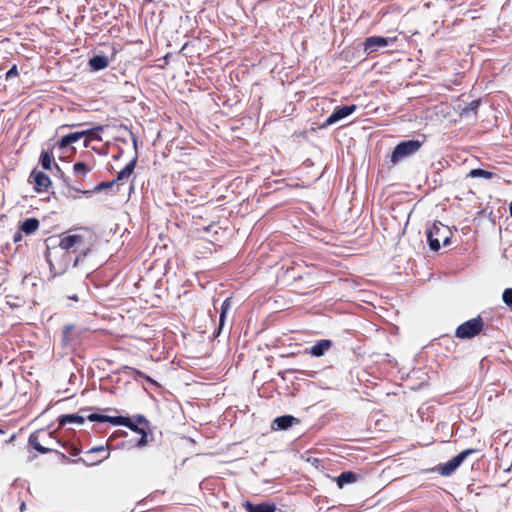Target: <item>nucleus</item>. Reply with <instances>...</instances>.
<instances>
[{
    "instance_id": "4c0bfd02",
    "label": "nucleus",
    "mask_w": 512,
    "mask_h": 512,
    "mask_svg": "<svg viewBox=\"0 0 512 512\" xmlns=\"http://www.w3.org/2000/svg\"><path fill=\"white\" fill-rule=\"evenodd\" d=\"M451 236L452 233L450 230H448L447 234L442 238L443 246H448L451 243Z\"/></svg>"
},
{
    "instance_id": "37998d69",
    "label": "nucleus",
    "mask_w": 512,
    "mask_h": 512,
    "mask_svg": "<svg viewBox=\"0 0 512 512\" xmlns=\"http://www.w3.org/2000/svg\"><path fill=\"white\" fill-rule=\"evenodd\" d=\"M68 299L73 300V301H78V296L76 294H74V295L68 296Z\"/></svg>"
},
{
    "instance_id": "412c9836",
    "label": "nucleus",
    "mask_w": 512,
    "mask_h": 512,
    "mask_svg": "<svg viewBox=\"0 0 512 512\" xmlns=\"http://www.w3.org/2000/svg\"><path fill=\"white\" fill-rule=\"evenodd\" d=\"M137 160H138V156L135 155L133 157V159L122 169L118 172L117 174V177L115 180H117V182H120V181H123L125 179H128L132 173L134 172V169L136 167V164H137Z\"/></svg>"
},
{
    "instance_id": "a19ab883",
    "label": "nucleus",
    "mask_w": 512,
    "mask_h": 512,
    "mask_svg": "<svg viewBox=\"0 0 512 512\" xmlns=\"http://www.w3.org/2000/svg\"><path fill=\"white\" fill-rule=\"evenodd\" d=\"M104 451H105L104 446H96V447H93L90 450H88L87 454L99 453V452H104Z\"/></svg>"
},
{
    "instance_id": "2eb2a0df",
    "label": "nucleus",
    "mask_w": 512,
    "mask_h": 512,
    "mask_svg": "<svg viewBox=\"0 0 512 512\" xmlns=\"http://www.w3.org/2000/svg\"><path fill=\"white\" fill-rule=\"evenodd\" d=\"M231 303H232L231 298L228 297L221 304L218 327L213 332V337L214 338H217L221 334V331H222L223 326L225 324L227 312H228V310L231 307Z\"/></svg>"
},
{
    "instance_id": "4468645a",
    "label": "nucleus",
    "mask_w": 512,
    "mask_h": 512,
    "mask_svg": "<svg viewBox=\"0 0 512 512\" xmlns=\"http://www.w3.org/2000/svg\"><path fill=\"white\" fill-rule=\"evenodd\" d=\"M120 371L131 377L132 379L134 380H138V378H142V379H145V381L151 385H155V386H158L157 382L155 380H153L151 377H149L148 375H146L144 372L136 369V368H133V367H130V366H122L120 368Z\"/></svg>"
},
{
    "instance_id": "ea45409f",
    "label": "nucleus",
    "mask_w": 512,
    "mask_h": 512,
    "mask_svg": "<svg viewBox=\"0 0 512 512\" xmlns=\"http://www.w3.org/2000/svg\"><path fill=\"white\" fill-rule=\"evenodd\" d=\"M129 133L131 135V139H132V142H133V147H134V150H135V155L138 156V153H137V148H138L137 137L135 136V134L131 130H129Z\"/></svg>"
},
{
    "instance_id": "c03bdc74",
    "label": "nucleus",
    "mask_w": 512,
    "mask_h": 512,
    "mask_svg": "<svg viewBox=\"0 0 512 512\" xmlns=\"http://www.w3.org/2000/svg\"><path fill=\"white\" fill-rule=\"evenodd\" d=\"M89 141H90V139L85 138V140H84V147H89Z\"/></svg>"
},
{
    "instance_id": "f03ea898",
    "label": "nucleus",
    "mask_w": 512,
    "mask_h": 512,
    "mask_svg": "<svg viewBox=\"0 0 512 512\" xmlns=\"http://www.w3.org/2000/svg\"><path fill=\"white\" fill-rule=\"evenodd\" d=\"M423 140L418 139H410V140H404L398 143L395 148L393 149L391 156H390V162L392 165H396L401 160L412 156L415 154L423 145Z\"/></svg>"
},
{
    "instance_id": "2f4dec72",
    "label": "nucleus",
    "mask_w": 512,
    "mask_h": 512,
    "mask_svg": "<svg viewBox=\"0 0 512 512\" xmlns=\"http://www.w3.org/2000/svg\"><path fill=\"white\" fill-rule=\"evenodd\" d=\"M74 330L73 324L65 325L62 331V341L64 344H67L68 342L72 341V331Z\"/></svg>"
},
{
    "instance_id": "cd10ccee",
    "label": "nucleus",
    "mask_w": 512,
    "mask_h": 512,
    "mask_svg": "<svg viewBox=\"0 0 512 512\" xmlns=\"http://www.w3.org/2000/svg\"><path fill=\"white\" fill-rule=\"evenodd\" d=\"M52 160H53V152L49 150H44L41 152L40 155V164L43 169L49 170L52 167Z\"/></svg>"
},
{
    "instance_id": "aec40b11",
    "label": "nucleus",
    "mask_w": 512,
    "mask_h": 512,
    "mask_svg": "<svg viewBox=\"0 0 512 512\" xmlns=\"http://www.w3.org/2000/svg\"><path fill=\"white\" fill-rule=\"evenodd\" d=\"M114 425H121L129 428L133 432L140 433L145 428H140V426L137 425V423L134 422L133 419H131L128 416H115Z\"/></svg>"
},
{
    "instance_id": "f257e3e1",
    "label": "nucleus",
    "mask_w": 512,
    "mask_h": 512,
    "mask_svg": "<svg viewBox=\"0 0 512 512\" xmlns=\"http://www.w3.org/2000/svg\"><path fill=\"white\" fill-rule=\"evenodd\" d=\"M90 249L73 254L68 251L47 246L45 259L49 264L50 272L54 277L63 275L70 266L76 267L86 257Z\"/></svg>"
},
{
    "instance_id": "423d86ee",
    "label": "nucleus",
    "mask_w": 512,
    "mask_h": 512,
    "mask_svg": "<svg viewBox=\"0 0 512 512\" xmlns=\"http://www.w3.org/2000/svg\"><path fill=\"white\" fill-rule=\"evenodd\" d=\"M54 248L68 251L73 254H78L79 251L87 250L84 247V239L80 235L72 234L64 236L60 239L58 246Z\"/></svg>"
},
{
    "instance_id": "39448f33",
    "label": "nucleus",
    "mask_w": 512,
    "mask_h": 512,
    "mask_svg": "<svg viewBox=\"0 0 512 512\" xmlns=\"http://www.w3.org/2000/svg\"><path fill=\"white\" fill-rule=\"evenodd\" d=\"M449 227L436 221L426 230L427 242L432 251H438L441 248L440 241L447 234Z\"/></svg>"
},
{
    "instance_id": "ddd939ff",
    "label": "nucleus",
    "mask_w": 512,
    "mask_h": 512,
    "mask_svg": "<svg viewBox=\"0 0 512 512\" xmlns=\"http://www.w3.org/2000/svg\"><path fill=\"white\" fill-rule=\"evenodd\" d=\"M333 346V342L329 339H321L312 345L308 352L314 357H322Z\"/></svg>"
},
{
    "instance_id": "393cba45",
    "label": "nucleus",
    "mask_w": 512,
    "mask_h": 512,
    "mask_svg": "<svg viewBox=\"0 0 512 512\" xmlns=\"http://www.w3.org/2000/svg\"><path fill=\"white\" fill-rule=\"evenodd\" d=\"M495 176V174L491 171L481 169V168H475L471 169L467 175V177L471 178H483L486 180H490Z\"/></svg>"
},
{
    "instance_id": "c9c22d12",
    "label": "nucleus",
    "mask_w": 512,
    "mask_h": 512,
    "mask_svg": "<svg viewBox=\"0 0 512 512\" xmlns=\"http://www.w3.org/2000/svg\"><path fill=\"white\" fill-rule=\"evenodd\" d=\"M19 75L17 65L14 64L5 74V79L9 80Z\"/></svg>"
},
{
    "instance_id": "7ed1b4c3",
    "label": "nucleus",
    "mask_w": 512,
    "mask_h": 512,
    "mask_svg": "<svg viewBox=\"0 0 512 512\" xmlns=\"http://www.w3.org/2000/svg\"><path fill=\"white\" fill-rule=\"evenodd\" d=\"M483 326L482 317L477 316L460 324L455 331V335L460 339H471L480 334Z\"/></svg>"
},
{
    "instance_id": "9d476101",
    "label": "nucleus",
    "mask_w": 512,
    "mask_h": 512,
    "mask_svg": "<svg viewBox=\"0 0 512 512\" xmlns=\"http://www.w3.org/2000/svg\"><path fill=\"white\" fill-rule=\"evenodd\" d=\"M92 407L81 408L78 414H64L58 418L59 426L66 424H83L85 421V414L91 411Z\"/></svg>"
},
{
    "instance_id": "0eeeda50",
    "label": "nucleus",
    "mask_w": 512,
    "mask_h": 512,
    "mask_svg": "<svg viewBox=\"0 0 512 512\" xmlns=\"http://www.w3.org/2000/svg\"><path fill=\"white\" fill-rule=\"evenodd\" d=\"M357 106L355 104L337 106L334 111L326 118L321 124L320 128H326L328 126L338 123L340 120L350 116L355 112Z\"/></svg>"
},
{
    "instance_id": "473e14b6",
    "label": "nucleus",
    "mask_w": 512,
    "mask_h": 512,
    "mask_svg": "<svg viewBox=\"0 0 512 512\" xmlns=\"http://www.w3.org/2000/svg\"><path fill=\"white\" fill-rule=\"evenodd\" d=\"M503 302L512 309V288H506L502 293Z\"/></svg>"
},
{
    "instance_id": "f8f14e48",
    "label": "nucleus",
    "mask_w": 512,
    "mask_h": 512,
    "mask_svg": "<svg viewBox=\"0 0 512 512\" xmlns=\"http://www.w3.org/2000/svg\"><path fill=\"white\" fill-rule=\"evenodd\" d=\"M243 507L246 512H275L277 507L274 502L264 501L261 503H253L251 501H245Z\"/></svg>"
},
{
    "instance_id": "de8ad7c7",
    "label": "nucleus",
    "mask_w": 512,
    "mask_h": 512,
    "mask_svg": "<svg viewBox=\"0 0 512 512\" xmlns=\"http://www.w3.org/2000/svg\"><path fill=\"white\" fill-rule=\"evenodd\" d=\"M119 433L122 435V434H127L126 431H119Z\"/></svg>"
},
{
    "instance_id": "c85d7f7f",
    "label": "nucleus",
    "mask_w": 512,
    "mask_h": 512,
    "mask_svg": "<svg viewBox=\"0 0 512 512\" xmlns=\"http://www.w3.org/2000/svg\"><path fill=\"white\" fill-rule=\"evenodd\" d=\"M103 130H104V127L101 125L95 126L90 129L83 130L82 132H90L88 134H85L83 137L88 138L90 140L102 141L100 132H102Z\"/></svg>"
},
{
    "instance_id": "72a5a7b5",
    "label": "nucleus",
    "mask_w": 512,
    "mask_h": 512,
    "mask_svg": "<svg viewBox=\"0 0 512 512\" xmlns=\"http://www.w3.org/2000/svg\"><path fill=\"white\" fill-rule=\"evenodd\" d=\"M134 422L137 423V425L140 426V428H146V430H150L149 421L144 415H137L134 418Z\"/></svg>"
},
{
    "instance_id": "7c9ffc66",
    "label": "nucleus",
    "mask_w": 512,
    "mask_h": 512,
    "mask_svg": "<svg viewBox=\"0 0 512 512\" xmlns=\"http://www.w3.org/2000/svg\"><path fill=\"white\" fill-rule=\"evenodd\" d=\"M91 169L87 166L86 163L84 162H76L74 165H73V171L76 175H80V176H86V174L90 171Z\"/></svg>"
},
{
    "instance_id": "4be33fe9",
    "label": "nucleus",
    "mask_w": 512,
    "mask_h": 512,
    "mask_svg": "<svg viewBox=\"0 0 512 512\" xmlns=\"http://www.w3.org/2000/svg\"><path fill=\"white\" fill-rule=\"evenodd\" d=\"M457 469L458 466L453 462L452 459H450L446 463L439 464L436 467V471L445 477L452 475Z\"/></svg>"
},
{
    "instance_id": "49530a36",
    "label": "nucleus",
    "mask_w": 512,
    "mask_h": 512,
    "mask_svg": "<svg viewBox=\"0 0 512 512\" xmlns=\"http://www.w3.org/2000/svg\"><path fill=\"white\" fill-rule=\"evenodd\" d=\"M509 213H510V215L512 216V201H511V202H510V204H509Z\"/></svg>"
},
{
    "instance_id": "e433bc0d",
    "label": "nucleus",
    "mask_w": 512,
    "mask_h": 512,
    "mask_svg": "<svg viewBox=\"0 0 512 512\" xmlns=\"http://www.w3.org/2000/svg\"><path fill=\"white\" fill-rule=\"evenodd\" d=\"M109 455H110V453H109V452H107V453H106V454H105L101 459L96 460V461H93V462H90V463H89L86 459H84V458H79V460H78V461L83 462V463H84L85 465H87V466H89V465H95V464H99V463H101L103 460L107 459V458L109 457Z\"/></svg>"
},
{
    "instance_id": "20e7f679",
    "label": "nucleus",
    "mask_w": 512,
    "mask_h": 512,
    "mask_svg": "<svg viewBox=\"0 0 512 512\" xmlns=\"http://www.w3.org/2000/svg\"><path fill=\"white\" fill-rule=\"evenodd\" d=\"M54 439L52 432H47L45 430H38L33 432L28 439V444L33 447L40 454H47L54 451L53 448L44 446L49 445L50 442Z\"/></svg>"
},
{
    "instance_id": "bb28decb",
    "label": "nucleus",
    "mask_w": 512,
    "mask_h": 512,
    "mask_svg": "<svg viewBox=\"0 0 512 512\" xmlns=\"http://www.w3.org/2000/svg\"><path fill=\"white\" fill-rule=\"evenodd\" d=\"M480 105H481L480 99H475V100L471 101L466 107H464L461 110V116H469V115L476 116L477 110Z\"/></svg>"
},
{
    "instance_id": "f3484780",
    "label": "nucleus",
    "mask_w": 512,
    "mask_h": 512,
    "mask_svg": "<svg viewBox=\"0 0 512 512\" xmlns=\"http://www.w3.org/2000/svg\"><path fill=\"white\" fill-rule=\"evenodd\" d=\"M89 67L92 71H100L109 65V59L105 55H94L89 59Z\"/></svg>"
},
{
    "instance_id": "f704fd0d",
    "label": "nucleus",
    "mask_w": 512,
    "mask_h": 512,
    "mask_svg": "<svg viewBox=\"0 0 512 512\" xmlns=\"http://www.w3.org/2000/svg\"><path fill=\"white\" fill-rule=\"evenodd\" d=\"M54 168H55L57 174L59 175V177L63 180L64 184L67 187H70L69 178L65 176V174L62 171V169L60 168V166L58 164H54Z\"/></svg>"
},
{
    "instance_id": "a878e982",
    "label": "nucleus",
    "mask_w": 512,
    "mask_h": 512,
    "mask_svg": "<svg viewBox=\"0 0 512 512\" xmlns=\"http://www.w3.org/2000/svg\"><path fill=\"white\" fill-rule=\"evenodd\" d=\"M478 453L477 449L469 448L461 451L457 455H455L452 460L458 466V468L463 464V462L472 454Z\"/></svg>"
},
{
    "instance_id": "6ab92c4d",
    "label": "nucleus",
    "mask_w": 512,
    "mask_h": 512,
    "mask_svg": "<svg viewBox=\"0 0 512 512\" xmlns=\"http://www.w3.org/2000/svg\"><path fill=\"white\" fill-rule=\"evenodd\" d=\"M359 478V474L353 471H343L337 478L336 483L339 488H343L345 485L355 483Z\"/></svg>"
},
{
    "instance_id": "9b49d317",
    "label": "nucleus",
    "mask_w": 512,
    "mask_h": 512,
    "mask_svg": "<svg viewBox=\"0 0 512 512\" xmlns=\"http://www.w3.org/2000/svg\"><path fill=\"white\" fill-rule=\"evenodd\" d=\"M300 421L298 418L292 416V415H282L279 417H276L271 424L272 430H287L291 428L294 424H298Z\"/></svg>"
},
{
    "instance_id": "a211bd4d",
    "label": "nucleus",
    "mask_w": 512,
    "mask_h": 512,
    "mask_svg": "<svg viewBox=\"0 0 512 512\" xmlns=\"http://www.w3.org/2000/svg\"><path fill=\"white\" fill-rule=\"evenodd\" d=\"M40 222L37 218H26L20 223L19 229L26 235H31L38 230Z\"/></svg>"
},
{
    "instance_id": "c756f323",
    "label": "nucleus",
    "mask_w": 512,
    "mask_h": 512,
    "mask_svg": "<svg viewBox=\"0 0 512 512\" xmlns=\"http://www.w3.org/2000/svg\"><path fill=\"white\" fill-rule=\"evenodd\" d=\"M139 434H141V437L136 441L135 446L138 448H142L146 446L149 441L152 440V433L150 430L144 429Z\"/></svg>"
},
{
    "instance_id": "09e8293b",
    "label": "nucleus",
    "mask_w": 512,
    "mask_h": 512,
    "mask_svg": "<svg viewBox=\"0 0 512 512\" xmlns=\"http://www.w3.org/2000/svg\"><path fill=\"white\" fill-rule=\"evenodd\" d=\"M0 433H4L2 429H0Z\"/></svg>"
},
{
    "instance_id": "dca6fc26",
    "label": "nucleus",
    "mask_w": 512,
    "mask_h": 512,
    "mask_svg": "<svg viewBox=\"0 0 512 512\" xmlns=\"http://www.w3.org/2000/svg\"><path fill=\"white\" fill-rule=\"evenodd\" d=\"M88 133L89 132H80V131L69 133V134L63 136L60 140H58L57 146L60 149H65L69 145L80 140L85 134H88Z\"/></svg>"
},
{
    "instance_id": "6e6552de",
    "label": "nucleus",
    "mask_w": 512,
    "mask_h": 512,
    "mask_svg": "<svg viewBox=\"0 0 512 512\" xmlns=\"http://www.w3.org/2000/svg\"><path fill=\"white\" fill-rule=\"evenodd\" d=\"M393 40L394 39L383 36L367 37L364 41V51L367 52V54L376 52L381 48L387 47Z\"/></svg>"
},
{
    "instance_id": "a18cd8bd",
    "label": "nucleus",
    "mask_w": 512,
    "mask_h": 512,
    "mask_svg": "<svg viewBox=\"0 0 512 512\" xmlns=\"http://www.w3.org/2000/svg\"><path fill=\"white\" fill-rule=\"evenodd\" d=\"M20 510H21V511H24V510H25V503H24V502H22V503H21V505H20Z\"/></svg>"
},
{
    "instance_id": "b1692460",
    "label": "nucleus",
    "mask_w": 512,
    "mask_h": 512,
    "mask_svg": "<svg viewBox=\"0 0 512 512\" xmlns=\"http://www.w3.org/2000/svg\"><path fill=\"white\" fill-rule=\"evenodd\" d=\"M116 183H117V180H112V181H109V182H108V181H106V182H101V183H99L98 185H96V186L94 187V189H93V190H84V191H83V190H81V189H79V188H73V189H74L76 192L83 193V194H85V195L90 196V195H92V193H93V192H95V191H102V190H104V189L111 188V187H113V186H114V184H116Z\"/></svg>"
},
{
    "instance_id": "5701e85b",
    "label": "nucleus",
    "mask_w": 512,
    "mask_h": 512,
    "mask_svg": "<svg viewBox=\"0 0 512 512\" xmlns=\"http://www.w3.org/2000/svg\"><path fill=\"white\" fill-rule=\"evenodd\" d=\"M85 419H88L90 422H99V423H110L114 425L115 416H108L99 413H90L85 415Z\"/></svg>"
},
{
    "instance_id": "1a4fd4ad",
    "label": "nucleus",
    "mask_w": 512,
    "mask_h": 512,
    "mask_svg": "<svg viewBox=\"0 0 512 512\" xmlns=\"http://www.w3.org/2000/svg\"><path fill=\"white\" fill-rule=\"evenodd\" d=\"M31 182L34 184V190L38 193H42L48 190L51 185V180L47 174L42 171L33 169L30 177Z\"/></svg>"
},
{
    "instance_id": "79ce46f5",
    "label": "nucleus",
    "mask_w": 512,
    "mask_h": 512,
    "mask_svg": "<svg viewBox=\"0 0 512 512\" xmlns=\"http://www.w3.org/2000/svg\"><path fill=\"white\" fill-rule=\"evenodd\" d=\"M81 125H82V124H80V123H79V124H66V125H62V126L60 127V129H63V128H65V127L73 128V127L81 126Z\"/></svg>"
},
{
    "instance_id": "58836bf2",
    "label": "nucleus",
    "mask_w": 512,
    "mask_h": 512,
    "mask_svg": "<svg viewBox=\"0 0 512 512\" xmlns=\"http://www.w3.org/2000/svg\"><path fill=\"white\" fill-rule=\"evenodd\" d=\"M22 233H23V232H22L20 229H18V230L14 233V235H13V241H14V243H18V242L22 241V239H23Z\"/></svg>"
}]
</instances>
